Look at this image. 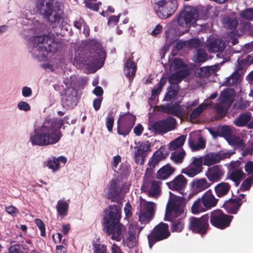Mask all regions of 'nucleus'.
Wrapping results in <instances>:
<instances>
[{
    "label": "nucleus",
    "mask_w": 253,
    "mask_h": 253,
    "mask_svg": "<svg viewBox=\"0 0 253 253\" xmlns=\"http://www.w3.org/2000/svg\"><path fill=\"white\" fill-rule=\"evenodd\" d=\"M63 125L61 119H56L53 121L46 119L41 126L31 133L30 141L34 146L42 147L55 144L63 136L60 129Z\"/></svg>",
    "instance_id": "f257e3e1"
},
{
    "label": "nucleus",
    "mask_w": 253,
    "mask_h": 253,
    "mask_svg": "<svg viewBox=\"0 0 253 253\" xmlns=\"http://www.w3.org/2000/svg\"><path fill=\"white\" fill-rule=\"evenodd\" d=\"M36 7L39 14L50 23L59 24L61 21V2L56 0H36Z\"/></svg>",
    "instance_id": "f03ea898"
},
{
    "label": "nucleus",
    "mask_w": 253,
    "mask_h": 253,
    "mask_svg": "<svg viewBox=\"0 0 253 253\" xmlns=\"http://www.w3.org/2000/svg\"><path fill=\"white\" fill-rule=\"evenodd\" d=\"M88 44L93 47V51L84 60L88 68H100L104 63L106 52L102 45L95 40H89Z\"/></svg>",
    "instance_id": "7ed1b4c3"
},
{
    "label": "nucleus",
    "mask_w": 253,
    "mask_h": 253,
    "mask_svg": "<svg viewBox=\"0 0 253 253\" xmlns=\"http://www.w3.org/2000/svg\"><path fill=\"white\" fill-rule=\"evenodd\" d=\"M34 48L41 51L54 53L58 50V44L47 35L33 36L31 39Z\"/></svg>",
    "instance_id": "20e7f679"
},
{
    "label": "nucleus",
    "mask_w": 253,
    "mask_h": 253,
    "mask_svg": "<svg viewBox=\"0 0 253 253\" xmlns=\"http://www.w3.org/2000/svg\"><path fill=\"white\" fill-rule=\"evenodd\" d=\"M208 214L203 215L200 217L190 216L188 218V229L194 233L205 235L210 228Z\"/></svg>",
    "instance_id": "39448f33"
},
{
    "label": "nucleus",
    "mask_w": 253,
    "mask_h": 253,
    "mask_svg": "<svg viewBox=\"0 0 253 253\" xmlns=\"http://www.w3.org/2000/svg\"><path fill=\"white\" fill-rule=\"evenodd\" d=\"M169 225L163 222L156 225L151 233L147 236L149 246L152 249L157 242L167 239L170 233L169 230Z\"/></svg>",
    "instance_id": "423d86ee"
},
{
    "label": "nucleus",
    "mask_w": 253,
    "mask_h": 253,
    "mask_svg": "<svg viewBox=\"0 0 253 253\" xmlns=\"http://www.w3.org/2000/svg\"><path fill=\"white\" fill-rule=\"evenodd\" d=\"M233 217V216L227 214L218 209L211 212L209 219L212 226L223 230L230 226Z\"/></svg>",
    "instance_id": "0eeeda50"
},
{
    "label": "nucleus",
    "mask_w": 253,
    "mask_h": 253,
    "mask_svg": "<svg viewBox=\"0 0 253 253\" xmlns=\"http://www.w3.org/2000/svg\"><path fill=\"white\" fill-rule=\"evenodd\" d=\"M199 16L198 10L191 6H186L177 16V22L180 26L187 27L196 22Z\"/></svg>",
    "instance_id": "6e6552de"
},
{
    "label": "nucleus",
    "mask_w": 253,
    "mask_h": 253,
    "mask_svg": "<svg viewBox=\"0 0 253 253\" xmlns=\"http://www.w3.org/2000/svg\"><path fill=\"white\" fill-rule=\"evenodd\" d=\"M176 126V121L171 117H168L165 119L155 122L151 125L153 131L158 134L166 133L174 130Z\"/></svg>",
    "instance_id": "1a4fd4ad"
},
{
    "label": "nucleus",
    "mask_w": 253,
    "mask_h": 253,
    "mask_svg": "<svg viewBox=\"0 0 253 253\" xmlns=\"http://www.w3.org/2000/svg\"><path fill=\"white\" fill-rule=\"evenodd\" d=\"M103 226L104 232L108 235L111 236V239L117 242L121 241L123 232L126 229L125 226L120 222L104 224Z\"/></svg>",
    "instance_id": "9d476101"
},
{
    "label": "nucleus",
    "mask_w": 253,
    "mask_h": 253,
    "mask_svg": "<svg viewBox=\"0 0 253 253\" xmlns=\"http://www.w3.org/2000/svg\"><path fill=\"white\" fill-rule=\"evenodd\" d=\"M125 183L119 178L112 179L108 186L107 198L112 202H115L122 193L125 187Z\"/></svg>",
    "instance_id": "9b49d317"
},
{
    "label": "nucleus",
    "mask_w": 253,
    "mask_h": 253,
    "mask_svg": "<svg viewBox=\"0 0 253 253\" xmlns=\"http://www.w3.org/2000/svg\"><path fill=\"white\" fill-rule=\"evenodd\" d=\"M177 7V0H169L162 5L158 6L156 13L159 18L166 19L174 14Z\"/></svg>",
    "instance_id": "f8f14e48"
},
{
    "label": "nucleus",
    "mask_w": 253,
    "mask_h": 253,
    "mask_svg": "<svg viewBox=\"0 0 253 253\" xmlns=\"http://www.w3.org/2000/svg\"><path fill=\"white\" fill-rule=\"evenodd\" d=\"M104 224L120 222L122 218L121 207L116 205H111L104 211Z\"/></svg>",
    "instance_id": "ddd939ff"
},
{
    "label": "nucleus",
    "mask_w": 253,
    "mask_h": 253,
    "mask_svg": "<svg viewBox=\"0 0 253 253\" xmlns=\"http://www.w3.org/2000/svg\"><path fill=\"white\" fill-rule=\"evenodd\" d=\"M231 155V153L228 152H224L222 150L217 153H208L204 158L203 165L211 166L219 163L222 160L229 158Z\"/></svg>",
    "instance_id": "4468645a"
},
{
    "label": "nucleus",
    "mask_w": 253,
    "mask_h": 253,
    "mask_svg": "<svg viewBox=\"0 0 253 253\" xmlns=\"http://www.w3.org/2000/svg\"><path fill=\"white\" fill-rule=\"evenodd\" d=\"M172 212L177 217L181 215L184 212L183 207L181 206L180 202L175 199L169 201L167 204L164 220L171 221V215Z\"/></svg>",
    "instance_id": "2eb2a0df"
},
{
    "label": "nucleus",
    "mask_w": 253,
    "mask_h": 253,
    "mask_svg": "<svg viewBox=\"0 0 253 253\" xmlns=\"http://www.w3.org/2000/svg\"><path fill=\"white\" fill-rule=\"evenodd\" d=\"M161 110L163 112L171 114L177 118L184 117L187 115L185 110L182 109L179 103L177 102L174 103L171 106L168 104L165 106H162Z\"/></svg>",
    "instance_id": "dca6fc26"
},
{
    "label": "nucleus",
    "mask_w": 253,
    "mask_h": 253,
    "mask_svg": "<svg viewBox=\"0 0 253 253\" xmlns=\"http://www.w3.org/2000/svg\"><path fill=\"white\" fill-rule=\"evenodd\" d=\"M224 174V169L220 165H216L209 168L206 173L208 179L214 182L221 180Z\"/></svg>",
    "instance_id": "f3484780"
},
{
    "label": "nucleus",
    "mask_w": 253,
    "mask_h": 253,
    "mask_svg": "<svg viewBox=\"0 0 253 253\" xmlns=\"http://www.w3.org/2000/svg\"><path fill=\"white\" fill-rule=\"evenodd\" d=\"M155 203L152 202H148L146 205V210L139 215V221L141 224L149 223L154 214Z\"/></svg>",
    "instance_id": "a211bd4d"
},
{
    "label": "nucleus",
    "mask_w": 253,
    "mask_h": 253,
    "mask_svg": "<svg viewBox=\"0 0 253 253\" xmlns=\"http://www.w3.org/2000/svg\"><path fill=\"white\" fill-rule=\"evenodd\" d=\"M150 143L148 141L142 142L137 147V150L135 152V159L136 163L140 161L143 163L148 152L150 151Z\"/></svg>",
    "instance_id": "6ab92c4d"
},
{
    "label": "nucleus",
    "mask_w": 253,
    "mask_h": 253,
    "mask_svg": "<svg viewBox=\"0 0 253 253\" xmlns=\"http://www.w3.org/2000/svg\"><path fill=\"white\" fill-rule=\"evenodd\" d=\"M243 202H241V198H237L235 199H229L225 201L222 207L229 214H235L237 213Z\"/></svg>",
    "instance_id": "aec40b11"
},
{
    "label": "nucleus",
    "mask_w": 253,
    "mask_h": 253,
    "mask_svg": "<svg viewBox=\"0 0 253 253\" xmlns=\"http://www.w3.org/2000/svg\"><path fill=\"white\" fill-rule=\"evenodd\" d=\"M187 180L182 174L176 176L172 181L167 183L169 188L172 191L180 192L187 185Z\"/></svg>",
    "instance_id": "412c9836"
},
{
    "label": "nucleus",
    "mask_w": 253,
    "mask_h": 253,
    "mask_svg": "<svg viewBox=\"0 0 253 253\" xmlns=\"http://www.w3.org/2000/svg\"><path fill=\"white\" fill-rule=\"evenodd\" d=\"M62 102L63 107H72L77 104V92L74 88H68L66 89L64 98H63Z\"/></svg>",
    "instance_id": "4be33fe9"
},
{
    "label": "nucleus",
    "mask_w": 253,
    "mask_h": 253,
    "mask_svg": "<svg viewBox=\"0 0 253 253\" xmlns=\"http://www.w3.org/2000/svg\"><path fill=\"white\" fill-rule=\"evenodd\" d=\"M244 69L241 65L238 64L237 69L233 74L226 78V80L222 84L223 86H231L237 84L244 73Z\"/></svg>",
    "instance_id": "5701e85b"
},
{
    "label": "nucleus",
    "mask_w": 253,
    "mask_h": 253,
    "mask_svg": "<svg viewBox=\"0 0 253 253\" xmlns=\"http://www.w3.org/2000/svg\"><path fill=\"white\" fill-rule=\"evenodd\" d=\"M168 154L165 149L162 147L156 151L149 160L148 165L150 168H155L160 161L164 160L167 157Z\"/></svg>",
    "instance_id": "b1692460"
},
{
    "label": "nucleus",
    "mask_w": 253,
    "mask_h": 253,
    "mask_svg": "<svg viewBox=\"0 0 253 253\" xmlns=\"http://www.w3.org/2000/svg\"><path fill=\"white\" fill-rule=\"evenodd\" d=\"M200 199L202 205L207 210L215 207L218 202V199L215 198L211 190L207 191Z\"/></svg>",
    "instance_id": "393cba45"
},
{
    "label": "nucleus",
    "mask_w": 253,
    "mask_h": 253,
    "mask_svg": "<svg viewBox=\"0 0 253 253\" xmlns=\"http://www.w3.org/2000/svg\"><path fill=\"white\" fill-rule=\"evenodd\" d=\"M233 89L227 88L221 92L218 98L219 102L227 105V107L231 106L233 101Z\"/></svg>",
    "instance_id": "a878e982"
},
{
    "label": "nucleus",
    "mask_w": 253,
    "mask_h": 253,
    "mask_svg": "<svg viewBox=\"0 0 253 253\" xmlns=\"http://www.w3.org/2000/svg\"><path fill=\"white\" fill-rule=\"evenodd\" d=\"M137 243L135 236V230L133 228H129L127 236L123 239V245L125 247H127L129 249H131L136 247Z\"/></svg>",
    "instance_id": "bb28decb"
},
{
    "label": "nucleus",
    "mask_w": 253,
    "mask_h": 253,
    "mask_svg": "<svg viewBox=\"0 0 253 253\" xmlns=\"http://www.w3.org/2000/svg\"><path fill=\"white\" fill-rule=\"evenodd\" d=\"M175 171V169L169 164L166 165L157 171L158 179L165 180L169 178Z\"/></svg>",
    "instance_id": "cd10ccee"
},
{
    "label": "nucleus",
    "mask_w": 253,
    "mask_h": 253,
    "mask_svg": "<svg viewBox=\"0 0 253 253\" xmlns=\"http://www.w3.org/2000/svg\"><path fill=\"white\" fill-rule=\"evenodd\" d=\"M136 66L133 61L128 59L124 66V72L125 75L129 79H133L136 71Z\"/></svg>",
    "instance_id": "c85d7f7f"
},
{
    "label": "nucleus",
    "mask_w": 253,
    "mask_h": 253,
    "mask_svg": "<svg viewBox=\"0 0 253 253\" xmlns=\"http://www.w3.org/2000/svg\"><path fill=\"white\" fill-rule=\"evenodd\" d=\"M211 185L206 178L195 179L191 183L192 188L197 192H202Z\"/></svg>",
    "instance_id": "c756f323"
},
{
    "label": "nucleus",
    "mask_w": 253,
    "mask_h": 253,
    "mask_svg": "<svg viewBox=\"0 0 253 253\" xmlns=\"http://www.w3.org/2000/svg\"><path fill=\"white\" fill-rule=\"evenodd\" d=\"M136 119V116L128 111L126 113L120 114L118 120H120L121 123L133 127Z\"/></svg>",
    "instance_id": "7c9ffc66"
},
{
    "label": "nucleus",
    "mask_w": 253,
    "mask_h": 253,
    "mask_svg": "<svg viewBox=\"0 0 253 253\" xmlns=\"http://www.w3.org/2000/svg\"><path fill=\"white\" fill-rule=\"evenodd\" d=\"M170 85L168 88V91L165 96V100L170 101L175 98L179 92V87L177 83H169Z\"/></svg>",
    "instance_id": "2f4dec72"
},
{
    "label": "nucleus",
    "mask_w": 253,
    "mask_h": 253,
    "mask_svg": "<svg viewBox=\"0 0 253 253\" xmlns=\"http://www.w3.org/2000/svg\"><path fill=\"white\" fill-rule=\"evenodd\" d=\"M189 72L187 69L180 70L173 74L169 78V83L181 82L184 78L189 75Z\"/></svg>",
    "instance_id": "473e14b6"
},
{
    "label": "nucleus",
    "mask_w": 253,
    "mask_h": 253,
    "mask_svg": "<svg viewBox=\"0 0 253 253\" xmlns=\"http://www.w3.org/2000/svg\"><path fill=\"white\" fill-rule=\"evenodd\" d=\"M230 188V185L228 183L222 182L215 186L214 190L217 196L221 197L228 193Z\"/></svg>",
    "instance_id": "72a5a7b5"
},
{
    "label": "nucleus",
    "mask_w": 253,
    "mask_h": 253,
    "mask_svg": "<svg viewBox=\"0 0 253 253\" xmlns=\"http://www.w3.org/2000/svg\"><path fill=\"white\" fill-rule=\"evenodd\" d=\"M208 47L209 51L211 52H218L223 51L225 46L221 41L214 40L208 43Z\"/></svg>",
    "instance_id": "f704fd0d"
},
{
    "label": "nucleus",
    "mask_w": 253,
    "mask_h": 253,
    "mask_svg": "<svg viewBox=\"0 0 253 253\" xmlns=\"http://www.w3.org/2000/svg\"><path fill=\"white\" fill-rule=\"evenodd\" d=\"M251 117V115L248 113L240 114L237 119L234 121V124L239 127L245 126L250 122Z\"/></svg>",
    "instance_id": "c9c22d12"
},
{
    "label": "nucleus",
    "mask_w": 253,
    "mask_h": 253,
    "mask_svg": "<svg viewBox=\"0 0 253 253\" xmlns=\"http://www.w3.org/2000/svg\"><path fill=\"white\" fill-rule=\"evenodd\" d=\"M226 140L230 145L236 146L238 148L243 149L245 147L243 140L239 137L232 135V134L226 138Z\"/></svg>",
    "instance_id": "e433bc0d"
},
{
    "label": "nucleus",
    "mask_w": 253,
    "mask_h": 253,
    "mask_svg": "<svg viewBox=\"0 0 253 253\" xmlns=\"http://www.w3.org/2000/svg\"><path fill=\"white\" fill-rule=\"evenodd\" d=\"M209 105L210 104L204 103L198 105L191 112L189 116L190 119L191 120H195L197 119L199 116H200L202 113L209 106Z\"/></svg>",
    "instance_id": "4c0bfd02"
},
{
    "label": "nucleus",
    "mask_w": 253,
    "mask_h": 253,
    "mask_svg": "<svg viewBox=\"0 0 253 253\" xmlns=\"http://www.w3.org/2000/svg\"><path fill=\"white\" fill-rule=\"evenodd\" d=\"M208 54L202 48L197 49L193 61L196 63H204L207 60Z\"/></svg>",
    "instance_id": "58836bf2"
},
{
    "label": "nucleus",
    "mask_w": 253,
    "mask_h": 253,
    "mask_svg": "<svg viewBox=\"0 0 253 253\" xmlns=\"http://www.w3.org/2000/svg\"><path fill=\"white\" fill-rule=\"evenodd\" d=\"M132 128V127L121 123L120 120L117 121V133L118 134L126 137L129 134Z\"/></svg>",
    "instance_id": "ea45409f"
},
{
    "label": "nucleus",
    "mask_w": 253,
    "mask_h": 253,
    "mask_svg": "<svg viewBox=\"0 0 253 253\" xmlns=\"http://www.w3.org/2000/svg\"><path fill=\"white\" fill-rule=\"evenodd\" d=\"M207 209L202 205V202L200 199L195 201L191 208V212L194 214H197L201 212L206 211Z\"/></svg>",
    "instance_id": "a19ab883"
},
{
    "label": "nucleus",
    "mask_w": 253,
    "mask_h": 253,
    "mask_svg": "<svg viewBox=\"0 0 253 253\" xmlns=\"http://www.w3.org/2000/svg\"><path fill=\"white\" fill-rule=\"evenodd\" d=\"M222 22L225 27L230 30L235 29L238 24V21L236 18L229 16L224 17L222 20Z\"/></svg>",
    "instance_id": "79ce46f5"
},
{
    "label": "nucleus",
    "mask_w": 253,
    "mask_h": 253,
    "mask_svg": "<svg viewBox=\"0 0 253 253\" xmlns=\"http://www.w3.org/2000/svg\"><path fill=\"white\" fill-rule=\"evenodd\" d=\"M186 139V136L182 135L171 141L169 143V148L171 150H176L182 147Z\"/></svg>",
    "instance_id": "37998d69"
},
{
    "label": "nucleus",
    "mask_w": 253,
    "mask_h": 253,
    "mask_svg": "<svg viewBox=\"0 0 253 253\" xmlns=\"http://www.w3.org/2000/svg\"><path fill=\"white\" fill-rule=\"evenodd\" d=\"M189 144L193 151H198L206 147V141L202 137L199 138L197 143L193 140L189 139Z\"/></svg>",
    "instance_id": "c03bdc74"
},
{
    "label": "nucleus",
    "mask_w": 253,
    "mask_h": 253,
    "mask_svg": "<svg viewBox=\"0 0 253 253\" xmlns=\"http://www.w3.org/2000/svg\"><path fill=\"white\" fill-rule=\"evenodd\" d=\"M160 182L158 181L153 180L151 182V187L148 191V195L151 197H156L160 193Z\"/></svg>",
    "instance_id": "a18cd8bd"
},
{
    "label": "nucleus",
    "mask_w": 253,
    "mask_h": 253,
    "mask_svg": "<svg viewBox=\"0 0 253 253\" xmlns=\"http://www.w3.org/2000/svg\"><path fill=\"white\" fill-rule=\"evenodd\" d=\"M185 154L184 150L181 149L179 152H172L170 158L175 163L181 164L183 162Z\"/></svg>",
    "instance_id": "49530a36"
},
{
    "label": "nucleus",
    "mask_w": 253,
    "mask_h": 253,
    "mask_svg": "<svg viewBox=\"0 0 253 253\" xmlns=\"http://www.w3.org/2000/svg\"><path fill=\"white\" fill-rule=\"evenodd\" d=\"M171 230L172 232H180L184 227V223L181 219H178L174 221H171Z\"/></svg>",
    "instance_id": "de8ad7c7"
},
{
    "label": "nucleus",
    "mask_w": 253,
    "mask_h": 253,
    "mask_svg": "<svg viewBox=\"0 0 253 253\" xmlns=\"http://www.w3.org/2000/svg\"><path fill=\"white\" fill-rule=\"evenodd\" d=\"M245 174L241 169L232 171L229 175V178L235 183L239 182Z\"/></svg>",
    "instance_id": "09e8293b"
},
{
    "label": "nucleus",
    "mask_w": 253,
    "mask_h": 253,
    "mask_svg": "<svg viewBox=\"0 0 253 253\" xmlns=\"http://www.w3.org/2000/svg\"><path fill=\"white\" fill-rule=\"evenodd\" d=\"M56 209L58 214L60 215H65L67 214L69 209V204L66 202H61L59 201L57 202Z\"/></svg>",
    "instance_id": "8fccbe9b"
},
{
    "label": "nucleus",
    "mask_w": 253,
    "mask_h": 253,
    "mask_svg": "<svg viewBox=\"0 0 253 253\" xmlns=\"http://www.w3.org/2000/svg\"><path fill=\"white\" fill-rule=\"evenodd\" d=\"M167 82V79L165 77H162L160 82L158 83V87L152 90L151 97L155 98L161 92L163 86Z\"/></svg>",
    "instance_id": "3c124183"
},
{
    "label": "nucleus",
    "mask_w": 253,
    "mask_h": 253,
    "mask_svg": "<svg viewBox=\"0 0 253 253\" xmlns=\"http://www.w3.org/2000/svg\"><path fill=\"white\" fill-rule=\"evenodd\" d=\"M214 108L216 111V114L215 116V120H220L226 115L227 110L221 105L217 104Z\"/></svg>",
    "instance_id": "603ef678"
},
{
    "label": "nucleus",
    "mask_w": 253,
    "mask_h": 253,
    "mask_svg": "<svg viewBox=\"0 0 253 253\" xmlns=\"http://www.w3.org/2000/svg\"><path fill=\"white\" fill-rule=\"evenodd\" d=\"M114 114L113 112L108 113V116L106 118V126L109 132H112L114 124Z\"/></svg>",
    "instance_id": "864d4df0"
},
{
    "label": "nucleus",
    "mask_w": 253,
    "mask_h": 253,
    "mask_svg": "<svg viewBox=\"0 0 253 253\" xmlns=\"http://www.w3.org/2000/svg\"><path fill=\"white\" fill-rule=\"evenodd\" d=\"M93 253H108L107 246L93 242L92 244Z\"/></svg>",
    "instance_id": "5fc2aeb1"
},
{
    "label": "nucleus",
    "mask_w": 253,
    "mask_h": 253,
    "mask_svg": "<svg viewBox=\"0 0 253 253\" xmlns=\"http://www.w3.org/2000/svg\"><path fill=\"white\" fill-rule=\"evenodd\" d=\"M200 172L197 169L190 165L187 168L182 170L181 173H184L190 177H193Z\"/></svg>",
    "instance_id": "6e6d98bb"
},
{
    "label": "nucleus",
    "mask_w": 253,
    "mask_h": 253,
    "mask_svg": "<svg viewBox=\"0 0 253 253\" xmlns=\"http://www.w3.org/2000/svg\"><path fill=\"white\" fill-rule=\"evenodd\" d=\"M253 184V177L250 176L245 179L241 185V190L242 191L249 190Z\"/></svg>",
    "instance_id": "4d7b16f0"
},
{
    "label": "nucleus",
    "mask_w": 253,
    "mask_h": 253,
    "mask_svg": "<svg viewBox=\"0 0 253 253\" xmlns=\"http://www.w3.org/2000/svg\"><path fill=\"white\" fill-rule=\"evenodd\" d=\"M240 16L244 19L250 21L253 20V8L245 9L241 13Z\"/></svg>",
    "instance_id": "13d9d810"
},
{
    "label": "nucleus",
    "mask_w": 253,
    "mask_h": 253,
    "mask_svg": "<svg viewBox=\"0 0 253 253\" xmlns=\"http://www.w3.org/2000/svg\"><path fill=\"white\" fill-rule=\"evenodd\" d=\"M46 166L53 171L57 170L59 169V164L56 158L53 157L52 159H49L47 161Z\"/></svg>",
    "instance_id": "bf43d9fd"
},
{
    "label": "nucleus",
    "mask_w": 253,
    "mask_h": 253,
    "mask_svg": "<svg viewBox=\"0 0 253 253\" xmlns=\"http://www.w3.org/2000/svg\"><path fill=\"white\" fill-rule=\"evenodd\" d=\"M34 222L41 231V236L45 237L46 236V232L45 226L44 222L39 218L35 219Z\"/></svg>",
    "instance_id": "052dcab7"
},
{
    "label": "nucleus",
    "mask_w": 253,
    "mask_h": 253,
    "mask_svg": "<svg viewBox=\"0 0 253 253\" xmlns=\"http://www.w3.org/2000/svg\"><path fill=\"white\" fill-rule=\"evenodd\" d=\"M232 134V131L229 126H224L221 127L220 136L223 137L225 139Z\"/></svg>",
    "instance_id": "680f3d73"
},
{
    "label": "nucleus",
    "mask_w": 253,
    "mask_h": 253,
    "mask_svg": "<svg viewBox=\"0 0 253 253\" xmlns=\"http://www.w3.org/2000/svg\"><path fill=\"white\" fill-rule=\"evenodd\" d=\"M203 163L202 158H195L190 165L197 169L200 172H201L203 169Z\"/></svg>",
    "instance_id": "e2e57ef3"
},
{
    "label": "nucleus",
    "mask_w": 253,
    "mask_h": 253,
    "mask_svg": "<svg viewBox=\"0 0 253 253\" xmlns=\"http://www.w3.org/2000/svg\"><path fill=\"white\" fill-rule=\"evenodd\" d=\"M101 4V2L93 3L91 0H88L85 1V6L92 10L98 11L99 6Z\"/></svg>",
    "instance_id": "0e129e2a"
},
{
    "label": "nucleus",
    "mask_w": 253,
    "mask_h": 253,
    "mask_svg": "<svg viewBox=\"0 0 253 253\" xmlns=\"http://www.w3.org/2000/svg\"><path fill=\"white\" fill-rule=\"evenodd\" d=\"M187 46L190 48H197L200 46V42L197 39H192L186 41Z\"/></svg>",
    "instance_id": "69168bd1"
},
{
    "label": "nucleus",
    "mask_w": 253,
    "mask_h": 253,
    "mask_svg": "<svg viewBox=\"0 0 253 253\" xmlns=\"http://www.w3.org/2000/svg\"><path fill=\"white\" fill-rule=\"evenodd\" d=\"M85 23L86 22L82 17H79L74 21L73 25L75 28L81 31L82 27H83L84 23Z\"/></svg>",
    "instance_id": "338daca9"
},
{
    "label": "nucleus",
    "mask_w": 253,
    "mask_h": 253,
    "mask_svg": "<svg viewBox=\"0 0 253 253\" xmlns=\"http://www.w3.org/2000/svg\"><path fill=\"white\" fill-rule=\"evenodd\" d=\"M173 65L176 70L186 67V65L183 62L182 60L180 58H175L173 61Z\"/></svg>",
    "instance_id": "774afa93"
}]
</instances>
